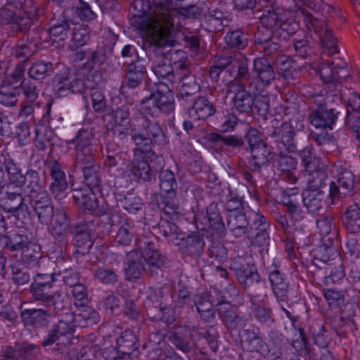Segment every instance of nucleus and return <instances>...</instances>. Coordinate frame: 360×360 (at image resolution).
<instances>
[{
    "label": "nucleus",
    "mask_w": 360,
    "mask_h": 360,
    "mask_svg": "<svg viewBox=\"0 0 360 360\" xmlns=\"http://www.w3.org/2000/svg\"><path fill=\"white\" fill-rule=\"evenodd\" d=\"M323 81L326 91L346 103L347 114L360 115V95L342 85L343 81L351 76L347 63L340 58L327 60L312 65Z\"/></svg>",
    "instance_id": "nucleus-1"
},
{
    "label": "nucleus",
    "mask_w": 360,
    "mask_h": 360,
    "mask_svg": "<svg viewBox=\"0 0 360 360\" xmlns=\"http://www.w3.org/2000/svg\"><path fill=\"white\" fill-rule=\"evenodd\" d=\"M135 245L136 249L127 254L124 263L127 280L139 278L143 272L153 275L166 264V256L161 254L150 236H140Z\"/></svg>",
    "instance_id": "nucleus-2"
},
{
    "label": "nucleus",
    "mask_w": 360,
    "mask_h": 360,
    "mask_svg": "<svg viewBox=\"0 0 360 360\" xmlns=\"http://www.w3.org/2000/svg\"><path fill=\"white\" fill-rule=\"evenodd\" d=\"M27 198L39 223L48 226L49 231L56 240L64 242L70 226L66 212L61 209L54 210L52 199L47 191Z\"/></svg>",
    "instance_id": "nucleus-3"
},
{
    "label": "nucleus",
    "mask_w": 360,
    "mask_h": 360,
    "mask_svg": "<svg viewBox=\"0 0 360 360\" xmlns=\"http://www.w3.org/2000/svg\"><path fill=\"white\" fill-rule=\"evenodd\" d=\"M131 8L135 11L131 18V25L136 30L143 31L147 40L158 47L168 46L165 36H162L160 21L162 15H157L153 11L150 0H136Z\"/></svg>",
    "instance_id": "nucleus-4"
},
{
    "label": "nucleus",
    "mask_w": 360,
    "mask_h": 360,
    "mask_svg": "<svg viewBox=\"0 0 360 360\" xmlns=\"http://www.w3.org/2000/svg\"><path fill=\"white\" fill-rule=\"evenodd\" d=\"M82 307L83 309L77 315L72 312L66 313L57 323L54 324L41 341V345L44 347L51 346L56 343L60 338L72 335L75 330V322H78L80 327L85 328L96 324L100 321L98 313L93 308L86 305Z\"/></svg>",
    "instance_id": "nucleus-5"
},
{
    "label": "nucleus",
    "mask_w": 360,
    "mask_h": 360,
    "mask_svg": "<svg viewBox=\"0 0 360 360\" xmlns=\"http://www.w3.org/2000/svg\"><path fill=\"white\" fill-rule=\"evenodd\" d=\"M131 140L146 155L153 153L154 144L163 145L166 136L158 122L139 112L131 119Z\"/></svg>",
    "instance_id": "nucleus-6"
},
{
    "label": "nucleus",
    "mask_w": 360,
    "mask_h": 360,
    "mask_svg": "<svg viewBox=\"0 0 360 360\" xmlns=\"http://www.w3.org/2000/svg\"><path fill=\"white\" fill-rule=\"evenodd\" d=\"M151 3L154 13L163 17V21H160V32L166 38L168 46L172 45L174 27L181 25V18L193 17L198 11V8L195 5L179 8L173 0H152Z\"/></svg>",
    "instance_id": "nucleus-7"
},
{
    "label": "nucleus",
    "mask_w": 360,
    "mask_h": 360,
    "mask_svg": "<svg viewBox=\"0 0 360 360\" xmlns=\"http://www.w3.org/2000/svg\"><path fill=\"white\" fill-rule=\"evenodd\" d=\"M174 88V86H169L165 82H158L156 91L141 101L142 110L155 118L161 114L172 113L175 110Z\"/></svg>",
    "instance_id": "nucleus-8"
},
{
    "label": "nucleus",
    "mask_w": 360,
    "mask_h": 360,
    "mask_svg": "<svg viewBox=\"0 0 360 360\" xmlns=\"http://www.w3.org/2000/svg\"><path fill=\"white\" fill-rule=\"evenodd\" d=\"M229 269L232 271L238 283L248 293L257 294L267 288L264 278H262L256 265L248 262L242 257L231 259Z\"/></svg>",
    "instance_id": "nucleus-9"
},
{
    "label": "nucleus",
    "mask_w": 360,
    "mask_h": 360,
    "mask_svg": "<svg viewBox=\"0 0 360 360\" xmlns=\"http://www.w3.org/2000/svg\"><path fill=\"white\" fill-rule=\"evenodd\" d=\"M259 20L264 27L278 33L283 39H288L298 28L292 13L281 8L264 9Z\"/></svg>",
    "instance_id": "nucleus-10"
},
{
    "label": "nucleus",
    "mask_w": 360,
    "mask_h": 360,
    "mask_svg": "<svg viewBox=\"0 0 360 360\" xmlns=\"http://www.w3.org/2000/svg\"><path fill=\"white\" fill-rule=\"evenodd\" d=\"M331 173L335 176L336 181L330 184L329 195L326 201L328 206L337 204L341 198L353 195L355 192V176L345 164L341 162L334 163Z\"/></svg>",
    "instance_id": "nucleus-11"
},
{
    "label": "nucleus",
    "mask_w": 360,
    "mask_h": 360,
    "mask_svg": "<svg viewBox=\"0 0 360 360\" xmlns=\"http://www.w3.org/2000/svg\"><path fill=\"white\" fill-rule=\"evenodd\" d=\"M52 287L49 283L33 281L30 285V293L34 301L52 309L53 316H57L68 309V298L60 290L51 292Z\"/></svg>",
    "instance_id": "nucleus-12"
},
{
    "label": "nucleus",
    "mask_w": 360,
    "mask_h": 360,
    "mask_svg": "<svg viewBox=\"0 0 360 360\" xmlns=\"http://www.w3.org/2000/svg\"><path fill=\"white\" fill-rule=\"evenodd\" d=\"M130 110L129 105H123L115 110L105 114L103 117L108 131L122 140L129 134L131 136V120H129Z\"/></svg>",
    "instance_id": "nucleus-13"
},
{
    "label": "nucleus",
    "mask_w": 360,
    "mask_h": 360,
    "mask_svg": "<svg viewBox=\"0 0 360 360\" xmlns=\"http://www.w3.org/2000/svg\"><path fill=\"white\" fill-rule=\"evenodd\" d=\"M303 13V21L309 31H314L319 38L321 44L327 49L329 56L338 53V41L333 32L328 28L323 20L316 18L306 12Z\"/></svg>",
    "instance_id": "nucleus-14"
},
{
    "label": "nucleus",
    "mask_w": 360,
    "mask_h": 360,
    "mask_svg": "<svg viewBox=\"0 0 360 360\" xmlns=\"http://www.w3.org/2000/svg\"><path fill=\"white\" fill-rule=\"evenodd\" d=\"M250 219V229L246 237L250 244L255 247L267 245L270 239V221L259 210L253 211Z\"/></svg>",
    "instance_id": "nucleus-15"
},
{
    "label": "nucleus",
    "mask_w": 360,
    "mask_h": 360,
    "mask_svg": "<svg viewBox=\"0 0 360 360\" xmlns=\"http://www.w3.org/2000/svg\"><path fill=\"white\" fill-rule=\"evenodd\" d=\"M173 42H174V40ZM173 45L174 43H172L170 47ZM154 46L155 48L156 57L152 66L153 72L160 80L159 82H165L169 86H174L180 79V77H179V72H178L179 70V65L175 72L174 67L172 65L171 60L169 58V53H163L161 51L165 47H169L168 46H160L158 50L157 46Z\"/></svg>",
    "instance_id": "nucleus-16"
},
{
    "label": "nucleus",
    "mask_w": 360,
    "mask_h": 360,
    "mask_svg": "<svg viewBox=\"0 0 360 360\" xmlns=\"http://www.w3.org/2000/svg\"><path fill=\"white\" fill-rule=\"evenodd\" d=\"M72 196L77 206L92 214L101 217L107 214V207L99 205L98 198L90 187L74 188Z\"/></svg>",
    "instance_id": "nucleus-17"
},
{
    "label": "nucleus",
    "mask_w": 360,
    "mask_h": 360,
    "mask_svg": "<svg viewBox=\"0 0 360 360\" xmlns=\"http://www.w3.org/2000/svg\"><path fill=\"white\" fill-rule=\"evenodd\" d=\"M268 279L277 301L287 302L289 300L290 283L285 274L274 262L268 270Z\"/></svg>",
    "instance_id": "nucleus-18"
},
{
    "label": "nucleus",
    "mask_w": 360,
    "mask_h": 360,
    "mask_svg": "<svg viewBox=\"0 0 360 360\" xmlns=\"http://www.w3.org/2000/svg\"><path fill=\"white\" fill-rule=\"evenodd\" d=\"M229 65L236 67V75L235 79H230L226 84V87H231L236 84L243 86H247L248 89H252L253 79L249 70V65L247 58H244L240 53L232 54L229 56Z\"/></svg>",
    "instance_id": "nucleus-19"
},
{
    "label": "nucleus",
    "mask_w": 360,
    "mask_h": 360,
    "mask_svg": "<svg viewBox=\"0 0 360 360\" xmlns=\"http://www.w3.org/2000/svg\"><path fill=\"white\" fill-rule=\"evenodd\" d=\"M255 87L248 89L247 86H243L233 84L231 87H226L228 94H233L232 98L233 108L239 112H249L252 110L255 104Z\"/></svg>",
    "instance_id": "nucleus-20"
},
{
    "label": "nucleus",
    "mask_w": 360,
    "mask_h": 360,
    "mask_svg": "<svg viewBox=\"0 0 360 360\" xmlns=\"http://www.w3.org/2000/svg\"><path fill=\"white\" fill-rule=\"evenodd\" d=\"M250 313L252 317L261 324L274 323V313L269 304L265 301L266 295L248 293Z\"/></svg>",
    "instance_id": "nucleus-21"
},
{
    "label": "nucleus",
    "mask_w": 360,
    "mask_h": 360,
    "mask_svg": "<svg viewBox=\"0 0 360 360\" xmlns=\"http://www.w3.org/2000/svg\"><path fill=\"white\" fill-rule=\"evenodd\" d=\"M46 308H30L25 309L20 312L22 321L27 326H32L34 328H46L51 321L52 309Z\"/></svg>",
    "instance_id": "nucleus-22"
},
{
    "label": "nucleus",
    "mask_w": 360,
    "mask_h": 360,
    "mask_svg": "<svg viewBox=\"0 0 360 360\" xmlns=\"http://www.w3.org/2000/svg\"><path fill=\"white\" fill-rule=\"evenodd\" d=\"M259 330V328H257ZM241 344L245 351L251 353H259L264 356H269L271 349L260 336L259 331L254 329H245L242 332Z\"/></svg>",
    "instance_id": "nucleus-23"
},
{
    "label": "nucleus",
    "mask_w": 360,
    "mask_h": 360,
    "mask_svg": "<svg viewBox=\"0 0 360 360\" xmlns=\"http://www.w3.org/2000/svg\"><path fill=\"white\" fill-rule=\"evenodd\" d=\"M340 114L336 108L312 109L308 119L316 129L332 130Z\"/></svg>",
    "instance_id": "nucleus-24"
},
{
    "label": "nucleus",
    "mask_w": 360,
    "mask_h": 360,
    "mask_svg": "<svg viewBox=\"0 0 360 360\" xmlns=\"http://www.w3.org/2000/svg\"><path fill=\"white\" fill-rule=\"evenodd\" d=\"M20 3L19 8L23 12L22 15L21 14V26L23 27L24 32H27L32 25L38 21L40 16L44 15V9L38 1L34 0H18Z\"/></svg>",
    "instance_id": "nucleus-25"
},
{
    "label": "nucleus",
    "mask_w": 360,
    "mask_h": 360,
    "mask_svg": "<svg viewBox=\"0 0 360 360\" xmlns=\"http://www.w3.org/2000/svg\"><path fill=\"white\" fill-rule=\"evenodd\" d=\"M47 168L51 177L50 191L55 198L64 194L68 184L61 165L58 161L53 160L49 162Z\"/></svg>",
    "instance_id": "nucleus-26"
},
{
    "label": "nucleus",
    "mask_w": 360,
    "mask_h": 360,
    "mask_svg": "<svg viewBox=\"0 0 360 360\" xmlns=\"http://www.w3.org/2000/svg\"><path fill=\"white\" fill-rule=\"evenodd\" d=\"M20 3L18 0H6L3 7L0 9V21L8 25L15 33H24L23 27L21 26V14L16 13L19 8Z\"/></svg>",
    "instance_id": "nucleus-27"
},
{
    "label": "nucleus",
    "mask_w": 360,
    "mask_h": 360,
    "mask_svg": "<svg viewBox=\"0 0 360 360\" xmlns=\"http://www.w3.org/2000/svg\"><path fill=\"white\" fill-rule=\"evenodd\" d=\"M179 69L180 79L176 84H181L180 96L183 99H187L199 93L201 87L196 82L195 77L190 73L186 64L185 63H179Z\"/></svg>",
    "instance_id": "nucleus-28"
},
{
    "label": "nucleus",
    "mask_w": 360,
    "mask_h": 360,
    "mask_svg": "<svg viewBox=\"0 0 360 360\" xmlns=\"http://www.w3.org/2000/svg\"><path fill=\"white\" fill-rule=\"evenodd\" d=\"M39 170L29 167L23 177L25 195L27 198L46 192V176L40 175Z\"/></svg>",
    "instance_id": "nucleus-29"
},
{
    "label": "nucleus",
    "mask_w": 360,
    "mask_h": 360,
    "mask_svg": "<svg viewBox=\"0 0 360 360\" xmlns=\"http://www.w3.org/2000/svg\"><path fill=\"white\" fill-rule=\"evenodd\" d=\"M134 158L130 167L131 174L143 181H150L152 179L153 172L148 162L145 158L154 155V152L152 154L146 155L136 147L134 150Z\"/></svg>",
    "instance_id": "nucleus-30"
},
{
    "label": "nucleus",
    "mask_w": 360,
    "mask_h": 360,
    "mask_svg": "<svg viewBox=\"0 0 360 360\" xmlns=\"http://www.w3.org/2000/svg\"><path fill=\"white\" fill-rule=\"evenodd\" d=\"M292 120L284 122L280 127L275 128L271 132L272 137L278 138L285 150L288 153H295L297 145L295 141V131Z\"/></svg>",
    "instance_id": "nucleus-31"
},
{
    "label": "nucleus",
    "mask_w": 360,
    "mask_h": 360,
    "mask_svg": "<svg viewBox=\"0 0 360 360\" xmlns=\"http://www.w3.org/2000/svg\"><path fill=\"white\" fill-rule=\"evenodd\" d=\"M146 73V68L143 61L137 59L131 61L127 66L125 73V82L121 87L122 93L125 92V89L136 88L139 86Z\"/></svg>",
    "instance_id": "nucleus-32"
},
{
    "label": "nucleus",
    "mask_w": 360,
    "mask_h": 360,
    "mask_svg": "<svg viewBox=\"0 0 360 360\" xmlns=\"http://www.w3.org/2000/svg\"><path fill=\"white\" fill-rule=\"evenodd\" d=\"M316 227L322 236V240L328 243L326 245H332L335 240H338L339 236L338 228L332 214L321 216L316 219Z\"/></svg>",
    "instance_id": "nucleus-33"
},
{
    "label": "nucleus",
    "mask_w": 360,
    "mask_h": 360,
    "mask_svg": "<svg viewBox=\"0 0 360 360\" xmlns=\"http://www.w3.org/2000/svg\"><path fill=\"white\" fill-rule=\"evenodd\" d=\"M40 351L39 345L26 342L16 343L14 347L5 346L3 347V352L5 355L8 356L15 355L19 360H34L40 354Z\"/></svg>",
    "instance_id": "nucleus-34"
},
{
    "label": "nucleus",
    "mask_w": 360,
    "mask_h": 360,
    "mask_svg": "<svg viewBox=\"0 0 360 360\" xmlns=\"http://www.w3.org/2000/svg\"><path fill=\"white\" fill-rule=\"evenodd\" d=\"M227 227L236 238L246 236L250 227V219L249 220L245 212H230L226 216Z\"/></svg>",
    "instance_id": "nucleus-35"
},
{
    "label": "nucleus",
    "mask_w": 360,
    "mask_h": 360,
    "mask_svg": "<svg viewBox=\"0 0 360 360\" xmlns=\"http://www.w3.org/2000/svg\"><path fill=\"white\" fill-rule=\"evenodd\" d=\"M180 239L182 240L180 251L183 255L199 257L203 252L205 240L198 233L188 235L186 238L184 234Z\"/></svg>",
    "instance_id": "nucleus-36"
},
{
    "label": "nucleus",
    "mask_w": 360,
    "mask_h": 360,
    "mask_svg": "<svg viewBox=\"0 0 360 360\" xmlns=\"http://www.w3.org/2000/svg\"><path fill=\"white\" fill-rule=\"evenodd\" d=\"M216 111L214 105L205 96H199L188 109L189 117L195 121L205 120Z\"/></svg>",
    "instance_id": "nucleus-37"
},
{
    "label": "nucleus",
    "mask_w": 360,
    "mask_h": 360,
    "mask_svg": "<svg viewBox=\"0 0 360 360\" xmlns=\"http://www.w3.org/2000/svg\"><path fill=\"white\" fill-rule=\"evenodd\" d=\"M252 71L264 86L270 84L276 78L274 70L265 57H257L253 60Z\"/></svg>",
    "instance_id": "nucleus-38"
},
{
    "label": "nucleus",
    "mask_w": 360,
    "mask_h": 360,
    "mask_svg": "<svg viewBox=\"0 0 360 360\" xmlns=\"http://www.w3.org/2000/svg\"><path fill=\"white\" fill-rule=\"evenodd\" d=\"M252 158L248 162L250 169L259 174L261 168L269 162L271 150L265 143H259L250 148Z\"/></svg>",
    "instance_id": "nucleus-39"
},
{
    "label": "nucleus",
    "mask_w": 360,
    "mask_h": 360,
    "mask_svg": "<svg viewBox=\"0 0 360 360\" xmlns=\"http://www.w3.org/2000/svg\"><path fill=\"white\" fill-rule=\"evenodd\" d=\"M72 233L75 234L77 252L84 254L92 248L94 236L92 234L91 230L86 225H75L72 228Z\"/></svg>",
    "instance_id": "nucleus-40"
},
{
    "label": "nucleus",
    "mask_w": 360,
    "mask_h": 360,
    "mask_svg": "<svg viewBox=\"0 0 360 360\" xmlns=\"http://www.w3.org/2000/svg\"><path fill=\"white\" fill-rule=\"evenodd\" d=\"M21 261L28 268H35L40 265L42 259L41 245L29 240L22 249Z\"/></svg>",
    "instance_id": "nucleus-41"
},
{
    "label": "nucleus",
    "mask_w": 360,
    "mask_h": 360,
    "mask_svg": "<svg viewBox=\"0 0 360 360\" xmlns=\"http://www.w3.org/2000/svg\"><path fill=\"white\" fill-rule=\"evenodd\" d=\"M139 347L137 336L131 329H126L116 340L117 352L124 355H130Z\"/></svg>",
    "instance_id": "nucleus-42"
},
{
    "label": "nucleus",
    "mask_w": 360,
    "mask_h": 360,
    "mask_svg": "<svg viewBox=\"0 0 360 360\" xmlns=\"http://www.w3.org/2000/svg\"><path fill=\"white\" fill-rule=\"evenodd\" d=\"M29 240L26 234L19 232H10L0 236V245L10 252L21 251Z\"/></svg>",
    "instance_id": "nucleus-43"
},
{
    "label": "nucleus",
    "mask_w": 360,
    "mask_h": 360,
    "mask_svg": "<svg viewBox=\"0 0 360 360\" xmlns=\"http://www.w3.org/2000/svg\"><path fill=\"white\" fill-rule=\"evenodd\" d=\"M342 224L346 230L353 234L360 232V207L354 203L349 205L342 216Z\"/></svg>",
    "instance_id": "nucleus-44"
},
{
    "label": "nucleus",
    "mask_w": 360,
    "mask_h": 360,
    "mask_svg": "<svg viewBox=\"0 0 360 360\" xmlns=\"http://www.w3.org/2000/svg\"><path fill=\"white\" fill-rule=\"evenodd\" d=\"M297 160L288 155L280 153L278 159V166L283 172V178L291 184H295L297 181L296 175Z\"/></svg>",
    "instance_id": "nucleus-45"
},
{
    "label": "nucleus",
    "mask_w": 360,
    "mask_h": 360,
    "mask_svg": "<svg viewBox=\"0 0 360 360\" xmlns=\"http://www.w3.org/2000/svg\"><path fill=\"white\" fill-rule=\"evenodd\" d=\"M206 212L208 227L212 231V235L224 236L226 233V227L217 205H210L207 207Z\"/></svg>",
    "instance_id": "nucleus-46"
},
{
    "label": "nucleus",
    "mask_w": 360,
    "mask_h": 360,
    "mask_svg": "<svg viewBox=\"0 0 360 360\" xmlns=\"http://www.w3.org/2000/svg\"><path fill=\"white\" fill-rule=\"evenodd\" d=\"M175 198L176 197H173L172 195L166 196L161 194H155L153 197L158 207L162 209L164 213L171 219L181 214V207Z\"/></svg>",
    "instance_id": "nucleus-47"
},
{
    "label": "nucleus",
    "mask_w": 360,
    "mask_h": 360,
    "mask_svg": "<svg viewBox=\"0 0 360 360\" xmlns=\"http://www.w3.org/2000/svg\"><path fill=\"white\" fill-rule=\"evenodd\" d=\"M217 311L219 318L227 328L235 330L238 328L241 318L236 314L230 304H220L217 308Z\"/></svg>",
    "instance_id": "nucleus-48"
},
{
    "label": "nucleus",
    "mask_w": 360,
    "mask_h": 360,
    "mask_svg": "<svg viewBox=\"0 0 360 360\" xmlns=\"http://www.w3.org/2000/svg\"><path fill=\"white\" fill-rule=\"evenodd\" d=\"M134 236H136V240L140 236L146 235L140 233L136 226L127 220L118 229L115 237V242L119 245H129L131 244Z\"/></svg>",
    "instance_id": "nucleus-49"
},
{
    "label": "nucleus",
    "mask_w": 360,
    "mask_h": 360,
    "mask_svg": "<svg viewBox=\"0 0 360 360\" xmlns=\"http://www.w3.org/2000/svg\"><path fill=\"white\" fill-rule=\"evenodd\" d=\"M325 193L305 190L302 193V202L309 212L316 213L323 208Z\"/></svg>",
    "instance_id": "nucleus-50"
},
{
    "label": "nucleus",
    "mask_w": 360,
    "mask_h": 360,
    "mask_svg": "<svg viewBox=\"0 0 360 360\" xmlns=\"http://www.w3.org/2000/svg\"><path fill=\"white\" fill-rule=\"evenodd\" d=\"M112 53V49L108 47H98L91 51L87 58V60L83 65V69L91 71L95 65L104 64Z\"/></svg>",
    "instance_id": "nucleus-51"
},
{
    "label": "nucleus",
    "mask_w": 360,
    "mask_h": 360,
    "mask_svg": "<svg viewBox=\"0 0 360 360\" xmlns=\"http://www.w3.org/2000/svg\"><path fill=\"white\" fill-rule=\"evenodd\" d=\"M56 274L60 277L64 283L69 286L75 285L79 282V273L64 261H57Z\"/></svg>",
    "instance_id": "nucleus-52"
},
{
    "label": "nucleus",
    "mask_w": 360,
    "mask_h": 360,
    "mask_svg": "<svg viewBox=\"0 0 360 360\" xmlns=\"http://www.w3.org/2000/svg\"><path fill=\"white\" fill-rule=\"evenodd\" d=\"M309 173V179L307 181V191H323L322 187L326 185L327 178L326 172L324 169V165H321L319 168L307 171Z\"/></svg>",
    "instance_id": "nucleus-53"
},
{
    "label": "nucleus",
    "mask_w": 360,
    "mask_h": 360,
    "mask_svg": "<svg viewBox=\"0 0 360 360\" xmlns=\"http://www.w3.org/2000/svg\"><path fill=\"white\" fill-rule=\"evenodd\" d=\"M49 34L56 43L65 41L68 39L70 33V27L68 20H58L49 28Z\"/></svg>",
    "instance_id": "nucleus-54"
},
{
    "label": "nucleus",
    "mask_w": 360,
    "mask_h": 360,
    "mask_svg": "<svg viewBox=\"0 0 360 360\" xmlns=\"http://www.w3.org/2000/svg\"><path fill=\"white\" fill-rule=\"evenodd\" d=\"M71 75L68 70L57 73L53 78V91L60 97L68 96L70 93Z\"/></svg>",
    "instance_id": "nucleus-55"
},
{
    "label": "nucleus",
    "mask_w": 360,
    "mask_h": 360,
    "mask_svg": "<svg viewBox=\"0 0 360 360\" xmlns=\"http://www.w3.org/2000/svg\"><path fill=\"white\" fill-rule=\"evenodd\" d=\"M311 139L316 142L317 146L321 147V150L325 153H331L338 147L337 140L333 135L327 132L316 133L311 132Z\"/></svg>",
    "instance_id": "nucleus-56"
},
{
    "label": "nucleus",
    "mask_w": 360,
    "mask_h": 360,
    "mask_svg": "<svg viewBox=\"0 0 360 360\" xmlns=\"http://www.w3.org/2000/svg\"><path fill=\"white\" fill-rule=\"evenodd\" d=\"M2 162L7 173L9 183L16 186H21L23 184L25 175L22 174L20 165L10 158H5Z\"/></svg>",
    "instance_id": "nucleus-57"
},
{
    "label": "nucleus",
    "mask_w": 360,
    "mask_h": 360,
    "mask_svg": "<svg viewBox=\"0 0 360 360\" xmlns=\"http://www.w3.org/2000/svg\"><path fill=\"white\" fill-rule=\"evenodd\" d=\"M53 65L52 63L44 60H37L32 64L29 68V76L35 79H43L50 76L53 72Z\"/></svg>",
    "instance_id": "nucleus-58"
},
{
    "label": "nucleus",
    "mask_w": 360,
    "mask_h": 360,
    "mask_svg": "<svg viewBox=\"0 0 360 360\" xmlns=\"http://www.w3.org/2000/svg\"><path fill=\"white\" fill-rule=\"evenodd\" d=\"M295 333L291 341V346L300 356H310V348L304 330L301 327H295Z\"/></svg>",
    "instance_id": "nucleus-59"
},
{
    "label": "nucleus",
    "mask_w": 360,
    "mask_h": 360,
    "mask_svg": "<svg viewBox=\"0 0 360 360\" xmlns=\"http://www.w3.org/2000/svg\"><path fill=\"white\" fill-rule=\"evenodd\" d=\"M157 229L160 233L172 242L174 240L181 238L184 235V233L174 222L163 218L160 220Z\"/></svg>",
    "instance_id": "nucleus-60"
},
{
    "label": "nucleus",
    "mask_w": 360,
    "mask_h": 360,
    "mask_svg": "<svg viewBox=\"0 0 360 360\" xmlns=\"http://www.w3.org/2000/svg\"><path fill=\"white\" fill-rule=\"evenodd\" d=\"M160 188L168 195L176 196L177 182L175 174L169 169L162 170L159 174Z\"/></svg>",
    "instance_id": "nucleus-61"
},
{
    "label": "nucleus",
    "mask_w": 360,
    "mask_h": 360,
    "mask_svg": "<svg viewBox=\"0 0 360 360\" xmlns=\"http://www.w3.org/2000/svg\"><path fill=\"white\" fill-rule=\"evenodd\" d=\"M94 277L103 285H115L119 280L117 271L112 268L99 266L93 271Z\"/></svg>",
    "instance_id": "nucleus-62"
},
{
    "label": "nucleus",
    "mask_w": 360,
    "mask_h": 360,
    "mask_svg": "<svg viewBox=\"0 0 360 360\" xmlns=\"http://www.w3.org/2000/svg\"><path fill=\"white\" fill-rule=\"evenodd\" d=\"M248 36L241 30H231L226 33L225 41L230 48L243 50L248 46Z\"/></svg>",
    "instance_id": "nucleus-63"
},
{
    "label": "nucleus",
    "mask_w": 360,
    "mask_h": 360,
    "mask_svg": "<svg viewBox=\"0 0 360 360\" xmlns=\"http://www.w3.org/2000/svg\"><path fill=\"white\" fill-rule=\"evenodd\" d=\"M94 86L95 83L84 74L77 73L74 78L71 77L70 93L84 94Z\"/></svg>",
    "instance_id": "nucleus-64"
}]
</instances>
